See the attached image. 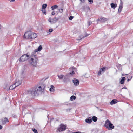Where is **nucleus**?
<instances>
[{
  "mask_svg": "<svg viewBox=\"0 0 133 133\" xmlns=\"http://www.w3.org/2000/svg\"><path fill=\"white\" fill-rule=\"evenodd\" d=\"M8 90H8V89H7Z\"/></svg>",
  "mask_w": 133,
  "mask_h": 133,
  "instance_id": "nucleus-48",
  "label": "nucleus"
},
{
  "mask_svg": "<svg viewBox=\"0 0 133 133\" xmlns=\"http://www.w3.org/2000/svg\"><path fill=\"white\" fill-rule=\"evenodd\" d=\"M92 118V120H93L94 122H96L97 119V118L95 116H93Z\"/></svg>",
  "mask_w": 133,
  "mask_h": 133,
  "instance_id": "nucleus-24",
  "label": "nucleus"
},
{
  "mask_svg": "<svg viewBox=\"0 0 133 133\" xmlns=\"http://www.w3.org/2000/svg\"><path fill=\"white\" fill-rule=\"evenodd\" d=\"M49 90L50 92H54V87L53 85H51Z\"/></svg>",
  "mask_w": 133,
  "mask_h": 133,
  "instance_id": "nucleus-21",
  "label": "nucleus"
},
{
  "mask_svg": "<svg viewBox=\"0 0 133 133\" xmlns=\"http://www.w3.org/2000/svg\"><path fill=\"white\" fill-rule=\"evenodd\" d=\"M102 73V72L101 71H100V70H99V71L98 72V75L99 76L101 75Z\"/></svg>",
  "mask_w": 133,
  "mask_h": 133,
  "instance_id": "nucleus-32",
  "label": "nucleus"
},
{
  "mask_svg": "<svg viewBox=\"0 0 133 133\" xmlns=\"http://www.w3.org/2000/svg\"><path fill=\"white\" fill-rule=\"evenodd\" d=\"M29 58V55L27 54H24L20 57L19 61L23 62L28 60Z\"/></svg>",
  "mask_w": 133,
  "mask_h": 133,
  "instance_id": "nucleus-3",
  "label": "nucleus"
},
{
  "mask_svg": "<svg viewBox=\"0 0 133 133\" xmlns=\"http://www.w3.org/2000/svg\"><path fill=\"white\" fill-rule=\"evenodd\" d=\"M38 60L37 57L36 53L32 52L29 58V61L30 65L33 66H35Z\"/></svg>",
  "mask_w": 133,
  "mask_h": 133,
  "instance_id": "nucleus-1",
  "label": "nucleus"
},
{
  "mask_svg": "<svg viewBox=\"0 0 133 133\" xmlns=\"http://www.w3.org/2000/svg\"><path fill=\"white\" fill-rule=\"evenodd\" d=\"M73 83L75 86H78L79 84V81L76 78H74L72 80Z\"/></svg>",
  "mask_w": 133,
  "mask_h": 133,
  "instance_id": "nucleus-9",
  "label": "nucleus"
},
{
  "mask_svg": "<svg viewBox=\"0 0 133 133\" xmlns=\"http://www.w3.org/2000/svg\"><path fill=\"white\" fill-rule=\"evenodd\" d=\"M16 87L15 85L14 84L13 85L10 86L9 87V89L12 90L13 89Z\"/></svg>",
  "mask_w": 133,
  "mask_h": 133,
  "instance_id": "nucleus-23",
  "label": "nucleus"
},
{
  "mask_svg": "<svg viewBox=\"0 0 133 133\" xmlns=\"http://www.w3.org/2000/svg\"><path fill=\"white\" fill-rule=\"evenodd\" d=\"M105 126L107 128H108L109 127L110 128L113 129L114 128V126L110 121L108 119H107L105 122Z\"/></svg>",
  "mask_w": 133,
  "mask_h": 133,
  "instance_id": "nucleus-2",
  "label": "nucleus"
},
{
  "mask_svg": "<svg viewBox=\"0 0 133 133\" xmlns=\"http://www.w3.org/2000/svg\"><path fill=\"white\" fill-rule=\"evenodd\" d=\"M45 87V86L44 85H42L41 86H39L38 88H36L38 89V92H40L42 91V90H43L44 89Z\"/></svg>",
  "mask_w": 133,
  "mask_h": 133,
  "instance_id": "nucleus-10",
  "label": "nucleus"
},
{
  "mask_svg": "<svg viewBox=\"0 0 133 133\" xmlns=\"http://www.w3.org/2000/svg\"><path fill=\"white\" fill-rule=\"evenodd\" d=\"M111 7L113 9H115L117 7V5L114 3H111L110 4Z\"/></svg>",
  "mask_w": 133,
  "mask_h": 133,
  "instance_id": "nucleus-22",
  "label": "nucleus"
},
{
  "mask_svg": "<svg viewBox=\"0 0 133 133\" xmlns=\"http://www.w3.org/2000/svg\"><path fill=\"white\" fill-rule=\"evenodd\" d=\"M55 14V13L54 12V11H53L52 13V15H54Z\"/></svg>",
  "mask_w": 133,
  "mask_h": 133,
  "instance_id": "nucleus-38",
  "label": "nucleus"
},
{
  "mask_svg": "<svg viewBox=\"0 0 133 133\" xmlns=\"http://www.w3.org/2000/svg\"><path fill=\"white\" fill-rule=\"evenodd\" d=\"M9 122L8 119L7 118H5L2 121V123L3 124H5L7 122Z\"/></svg>",
  "mask_w": 133,
  "mask_h": 133,
  "instance_id": "nucleus-14",
  "label": "nucleus"
},
{
  "mask_svg": "<svg viewBox=\"0 0 133 133\" xmlns=\"http://www.w3.org/2000/svg\"><path fill=\"white\" fill-rule=\"evenodd\" d=\"M123 88H125L124 87L123 88H122V89H123Z\"/></svg>",
  "mask_w": 133,
  "mask_h": 133,
  "instance_id": "nucleus-47",
  "label": "nucleus"
},
{
  "mask_svg": "<svg viewBox=\"0 0 133 133\" xmlns=\"http://www.w3.org/2000/svg\"><path fill=\"white\" fill-rule=\"evenodd\" d=\"M42 12L44 14H45L46 13V11L44 9H42Z\"/></svg>",
  "mask_w": 133,
  "mask_h": 133,
  "instance_id": "nucleus-34",
  "label": "nucleus"
},
{
  "mask_svg": "<svg viewBox=\"0 0 133 133\" xmlns=\"http://www.w3.org/2000/svg\"><path fill=\"white\" fill-rule=\"evenodd\" d=\"M117 101L116 99H113L111 101L110 103V104L113 105L117 103Z\"/></svg>",
  "mask_w": 133,
  "mask_h": 133,
  "instance_id": "nucleus-17",
  "label": "nucleus"
},
{
  "mask_svg": "<svg viewBox=\"0 0 133 133\" xmlns=\"http://www.w3.org/2000/svg\"><path fill=\"white\" fill-rule=\"evenodd\" d=\"M38 89L37 88H35L31 92V94L32 95H37L38 94Z\"/></svg>",
  "mask_w": 133,
  "mask_h": 133,
  "instance_id": "nucleus-8",
  "label": "nucleus"
},
{
  "mask_svg": "<svg viewBox=\"0 0 133 133\" xmlns=\"http://www.w3.org/2000/svg\"><path fill=\"white\" fill-rule=\"evenodd\" d=\"M59 12H60L61 13H62V12H63V9L62 8L61 9H59Z\"/></svg>",
  "mask_w": 133,
  "mask_h": 133,
  "instance_id": "nucleus-31",
  "label": "nucleus"
},
{
  "mask_svg": "<svg viewBox=\"0 0 133 133\" xmlns=\"http://www.w3.org/2000/svg\"><path fill=\"white\" fill-rule=\"evenodd\" d=\"M74 74V72L73 71H72L69 73H68L64 77L63 81L65 82H66L68 80V79L69 77H70L72 75Z\"/></svg>",
  "mask_w": 133,
  "mask_h": 133,
  "instance_id": "nucleus-5",
  "label": "nucleus"
},
{
  "mask_svg": "<svg viewBox=\"0 0 133 133\" xmlns=\"http://www.w3.org/2000/svg\"><path fill=\"white\" fill-rule=\"evenodd\" d=\"M100 70V71H101L102 73H103L105 71V68L103 67L101 68Z\"/></svg>",
  "mask_w": 133,
  "mask_h": 133,
  "instance_id": "nucleus-28",
  "label": "nucleus"
},
{
  "mask_svg": "<svg viewBox=\"0 0 133 133\" xmlns=\"http://www.w3.org/2000/svg\"><path fill=\"white\" fill-rule=\"evenodd\" d=\"M123 8V5L122 4H120L119 5V8L118 11V13H120L122 11V9Z\"/></svg>",
  "mask_w": 133,
  "mask_h": 133,
  "instance_id": "nucleus-18",
  "label": "nucleus"
},
{
  "mask_svg": "<svg viewBox=\"0 0 133 133\" xmlns=\"http://www.w3.org/2000/svg\"><path fill=\"white\" fill-rule=\"evenodd\" d=\"M107 19L106 18L104 17H101L99 19V20L101 22H104L107 21Z\"/></svg>",
  "mask_w": 133,
  "mask_h": 133,
  "instance_id": "nucleus-16",
  "label": "nucleus"
},
{
  "mask_svg": "<svg viewBox=\"0 0 133 133\" xmlns=\"http://www.w3.org/2000/svg\"><path fill=\"white\" fill-rule=\"evenodd\" d=\"M32 130L33 131V132L35 133H38L36 129H35V128H32Z\"/></svg>",
  "mask_w": 133,
  "mask_h": 133,
  "instance_id": "nucleus-30",
  "label": "nucleus"
},
{
  "mask_svg": "<svg viewBox=\"0 0 133 133\" xmlns=\"http://www.w3.org/2000/svg\"><path fill=\"white\" fill-rule=\"evenodd\" d=\"M127 75V74H125V75H124L122 74V76H124V75Z\"/></svg>",
  "mask_w": 133,
  "mask_h": 133,
  "instance_id": "nucleus-44",
  "label": "nucleus"
},
{
  "mask_svg": "<svg viewBox=\"0 0 133 133\" xmlns=\"http://www.w3.org/2000/svg\"><path fill=\"white\" fill-rule=\"evenodd\" d=\"M131 79H128L127 80V81H128V82L129 81H130Z\"/></svg>",
  "mask_w": 133,
  "mask_h": 133,
  "instance_id": "nucleus-42",
  "label": "nucleus"
},
{
  "mask_svg": "<svg viewBox=\"0 0 133 133\" xmlns=\"http://www.w3.org/2000/svg\"><path fill=\"white\" fill-rule=\"evenodd\" d=\"M58 20V18L56 17L50 18L48 19V21L51 24H54L56 23Z\"/></svg>",
  "mask_w": 133,
  "mask_h": 133,
  "instance_id": "nucleus-7",
  "label": "nucleus"
},
{
  "mask_svg": "<svg viewBox=\"0 0 133 133\" xmlns=\"http://www.w3.org/2000/svg\"><path fill=\"white\" fill-rule=\"evenodd\" d=\"M58 77L60 79H62L64 77V75H58Z\"/></svg>",
  "mask_w": 133,
  "mask_h": 133,
  "instance_id": "nucleus-25",
  "label": "nucleus"
},
{
  "mask_svg": "<svg viewBox=\"0 0 133 133\" xmlns=\"http://www.w3.org/2000/svg\"><path fill=\"white\" fill-rule=\"evenodd\" d=\"M91 23L89 22H88V26H89L90 24H91Z\"/></svg>",
  "mask_w": 133,
  "mask_h": 133,
  "instance_id": "nucleus-39",
  "label": "nucleus"
},
{
  "mask_svg": "<svg viewBox=\"0 0 133 133\" xmlns=\"http://www.w3.org/2000/svg\"><path fill=\"white\" fill-rule=\"evenodd\" d=\"M31 37L32 38L31 39H34L37 37V35L36 33L31 32Z\"/></svg>",
  "mask_w": 133,
  "mask_h": 133,
  "instance_id": "nucleus-12",
  "label": "nucleus"
},
{
  "mask_svg": "<svg viewBox=\"0 0 133 133\" xmlns=\"http://www.w3.org/2000/svg\"><path fill=\"white\" fill-rule=\"evenodd\" d=\"M53 31V29H49V32H52V31Z\"/></svg>",
  "mask_w": 133,
  "mask_h": 133,
  "instance_id": "nucleus-36",
  "label": "nucleus"
},
{
  "mask_svg": "<svg viewBox=\"0 0 133 133\" xmlns=\"http://www.w3.org/2000/svg\"><path fill=\"white\" fill-rule=\"evenodd\" d=\"M85 35H81L79 36V38L77 39L78 40H81L83 38H84L85 37L87 36H88V35H87V34H85Z\"/></svg>",
  "mask_w": 133,
  "mask_h": 133,
  "instance_id": "nucleus-20",
  "label": "nucleus"
},
{
  "mask_svg": "<svg viewBox=\"0 0 133 133\" xmlns=\"http://www.w3.org/2000/svg\"><path fill=\"white\" fill-rule=\"evenodd\" d=\"M100 110L101 111H103V109H100Z\"/></svg>",
  "mask_w": 133,
  "mask_h": 133,
  "instance_id": "nucleus-43",
  "label": "nucleus"
},
{
  "mask_svg": "<svg viewBox=\"0 0 133 133\" xmlns=\"http://www.w3.org/2000/svg\"><path fill=\"white\" fill-rule=\"evenodd\" d=\"M125 80V77H122V79L120 80V83L121 84H123L124 83V81Z\"/></svg>",
  "mask_w": 133,
  "mask_h": 133,
  "instance_id": "nucleus-19",
  "label": "nucleus"
},
{
  "mask_svg": "<svg viewBox=\"0 0 133 133\" xmlns=\"http://www.w3.org/2000/svg\"><path fill=\"white\" fill-rule=\"evenodd\" d=\"M88 1L90 2V4H92L93 3V0H88Z\"/></svg>",
  "mask_w": 133,
  "mask_h": 133,
  "instance_id": "nucleus-35",
  "label": "nucleus"
},
{
  "mask_svg": "<svg viewBox=\"0 0 133 133\" xmlns=\"http://www.w3.org/2000/svg\"><path fill=\"white\" fill-rule=\"evenodd\" d=\"M73 18V17L72 16H70L69 18V19L70 20H71Z\"/></svg>",
  "mask_w": 133,
  "mask_h": 133,
  "instance_id": "nucleus-33",
  "label": "nucleus"
},
{
  "mask_svg": "<svg viewBox=\"0 0 133 133\" xmlns=\"http://www.w3.org/2000/svg\"><path fill=\"white\" fill-rule=\"evenodd\" d=\"M58 8V6L57 5H54L51 6V8L52 10L55 9H57Z\"/></svg>",
  "mask_w": 133,
  "mask_h": 133,
  "instance_id": "nucleus-26",
  "label": "nucleus"
},
{
  "mask_svg": "<svg viewBox=\"0 0 133 133\" xmlns=\"http://www.w3.org/2000/svg\"><path fill=\"white\" fill-rule=\"evenodd\" d=\"M31 31H28L26 32L24 34V37L27 39H31L32 38L31 37Z\"/></svg>",
  "mask_w": 133,
  "mask_h": 133,
  "instance_id": "nucleus-6",
  "label": "nucleus"
},
{
  "mask_svg": "<svg viewBox=\"0 0 133 133\" xmlns=\"http://www.w3.org/2000/svg\"><path fill=\"white\" fill-rule=\"evenodd\" d=\"M76 99V97L74 96H72L70 97V100L71 101H72Z\"/></svg>",
  "mask_w": 133,
  "mask_h": 133,
  "instance_id": "nucleus-29",
  "label": "nucleus"
},
{
  "mask_svg": "<svg viewBox=\"0 0 133 133\" xmlns=\"http://www.w3.org/2000/svg\"><path fill=\"white\" fill-rule=\"evenodd\" d=\"M47 6V5L45 4H43L42 6V9H44Z\"/></svg>",
  "mask_w": 133,
  "mask_h": 133,
  "instance_id": "nucleus-27",
  "label": "nucleus"
},
{
  "mask_svg": "<svg viewBox=\"0 0 133 133\" xmlns=\"http://www.w3.org/2000/svg\"><path fill=\"white\" fill-rule=\"evenodd\" d=\"M2 128V127L0 125V129H1Z\"/></svg>",
  "mask_w": 133,
  "mask_h": 133,
  "instance_id": "nucleus-40",
  "label": "nucleus"
},
{
  "mask_svg": "<svg viewBox=\"0 0 133 133\" xmlns=\"http://www.w3.org/2000/svg\"><path fill=\"white\" fill-rule=\"evenodd\" d=\"M42 47L41 45H40L37 49H35L34 50L35 52L36 53V52L38 51H40L42 49Z\"/></svg>",
  "mask_w": 133,
  "mask_h": 133,
  "instance_id": "nucleus-15",
  "label": "nucleus"
},
{
  "mask_svg": "<svg viewBox=\"0 0 133 133\" xmlns=\"http://www.w3.org/2000/svg\"><path fill=\"white\" fill-rule=\"evenodd\" d=\"M92 119L91 117H89L88 118L85 119V122L88 123H90L92 122Z\"/></svg>",
  "mask_w": 133,
  "mask_h": 133,
  "instance_id": "nucleus-13",
  "label": "nucleus"
},
{
  "mask_svg": "<svg viewBox=\"0 0 133 133\" xmlns=\"http://www.w3.org/2000/svg\"><path fill=\"white\" fill-rule=\"evenodd\" d=\"M72 133H81V132H80L78 131V132H73Z\"/></svg>",
  "mask_w": 133,
  "mask_h": 133,
  "instance_id": "nucleus-37",
  "label": "nucleus"
},
{
  "mask_svg": "<svg viewBox=\"0 0 133 133\" xmlns=\"http://www.w3.org/2000/svg\"><path fill=\"white\" fill-rule=\"evenodd\" d=\"M21 82L22 81L21 80H16V82L14 83L16 87H17L21 85Z\"/></svg>",
  "mask_w": 133,
  "mask_h": 133,
  "instance_id": "nucleus-11",
  "label": "nucleus"
},
{
  "mask_svg": "<svg viewBox=\"0 0 133 133\" xmlns=\"http://www.w3.org/2000/svg\"><path fill=\"white\" fill-rule=\"evenodd\" d=\"M132 76H131V78H130V79H131L132 78Z\"/></svg>",
  "mask_w": 133,
  "mask_h": 133,
  "instance_id": "nucleus-46",
  "label": "nucleus"
},
{
  "mask_svg": "<svg viewBox=\"0 0 133 133\" xmlns=\"http://www.w3.org/2000/svg\"><path fill=\"white\" fill-rule=\"evenodd\" d=\"M66 125L61 124L60 125L59 127L57 128L56 132H61L65 131L66 130Z\"/></svg>",
  "mask_w": 133,
  "mask_h": 133,
  "instance_id": "nucleus-4",
  "label": "nucleus"
},
{
  "mask_svg": "<svg viewBox=\"0 0 133 133\" xmlns=\"http://www.w3.org/2000/svg\"><path fill=\"white\" fill-rule=\"evenodd\" d=\"M10 2H13L15 1V0H9Z\"/></svg>",
  "mask_w": 133,
  "mask_h": 133,
  "instance_id": "nucleus-41",
  "label": "nucleus"
},
{
  "mask_svg": "<svg viewBox=\"0 0 133 133\" xmlns=\"http://www.w3.org/2000/svg\"><path fill=\"white\" fill-rule=\"evenodd\" d=\"M82 2L84 1V0H80Z\"/></svg>",
  "mask_w": 133,
  "mask_h": 133,
  "instance_id": "nucleus-45",
  "label": "nucleus"
}]
</instances>
